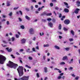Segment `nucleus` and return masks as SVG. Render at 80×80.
I'll list each match as a JSON object with an SVG mask.
<instances>
[{
	"mask_svg": "<svg viewBox=\"0 0 80 80\" xmlns=\"http://www.w3.org/2000/svg\"><path fill=\"white\" fill-rule=\"evenodd\" d=\"M0 52H1V53H2L4 52V51H3V50H0Z\"/></svg>",
	"mask_w": 80,
	"mask_h": 80,
	"instance_id": "62",
	"label": "nucleus"
},
{
	"mask_svg": "<svg viewBox=\"0 0 80 80\" xmlns=\"http://www.w3.org/2000/svg\"><path fill=\"white\" fill-rule=\"evenodd\" d=\"M48 26H49L50 27H53V23L49 21L48 22Z\"/></svg>",
	"mask_w": 80,
	"mask_h": 80,
	"instance_id": "8",
	"label": "nucleus"
},
{
	"mask_svg": "<svg viewBox=\"0 0 80 80\" xmlns=\"http://www.w3.org/2000/svg\"><path fill=\"white\" fill-rule=\"evenodd\" d=\"M55 21H56L55 19H52V21L53 22H55Z\"/></svg>",
	"mask_w": 80,
	"mask_h": 80,
	"instance_id": "50",
	"label": "nucleus"
},
{
	"mask_svg": "<svg viewBox=\"0 0 80 80\" xmlns=\"http://www.w3.org/2000/svg\"><path fill=\"white\" fill-rule=\"evenodd\" d=\"M44 72L45 73H47L48 72V70H47V68L45 67L44 68Z\"/></svg>",
	"mask_w": 80,
	"mask_h": 80,
	"instance_id": "15",
	"label": "nucleus"
},
{
	"mask_svg": "<svg viewBox=\"0 0 80 80\" xmlns=\"http://www.w3.org/2000/svg\"><path fill=\"white\" fill-rule=\"evenodd\" d=\"M62 14L60 13L59 15V18H61V17H62Z\"/></svg>",
	"mask_w": 80,
	"mask_h": 80,
	"instance_id": "45",
	"label": "nucleus"
},
{
	"mask_svg": "<svg viewBox=\"0 0 80 80\" xmlns=\"http://www.w3.org/2000/svg\"><path fill=\"white\" fill-rule=\"evenodd\" d=\"M36 75H37V77L38 78H39V77H40V76L39 75V74L38 73H37Z\"/></svg>",
	"mask_w": 80,
	"mask_h": 80,
	"instance_id": "31",
	"label": "nucleus"
},
{
	"mask_svg": "<svg viewBox=\"0 0 80 80\" xmlns=\"http://www.w3.org/2000/svg\"><path fill=\"white\" fill-rule=\"evenodd\" d=\"M54 47L56 49H58V50H60V47L57 45H55Z\"/></svg>",
	"mask_w": 80,
	"mask_h": 80,
	"instance_id": "17",
	"label": "nucleus"
},
{
	"mask_svg": "<svg viewBox=\"0 0 80 80\" xmlns=\"http://www.w3.org/2000/svg\"><path fill=\"white\" fill-rule=\"evenodd\" d=\"M25 67H27V68H31V67H30V66H28V65H25Z\"/></svg>",
	"mask_w": 80,
	"mask_h": 80,
	"instance_id": "25",
	"label": "nucleus"
},
{
	"mask_svg": "<svg viewBox=\"0 0 80 80\" xmlns=\"http://www.w3.org/2000/svg\"><path fill=\"white\" fill-rule=\"evenodd\" d=\"M55 10H58V8L57 7H55Z\"/></svg>",
	"mask_w": 80,
	"mask_h": 80,
	"instance_id": "44",
	"label": "nucleus"
},
{
	"mask_svg": "<svg viewBox=\"0 0 80 80\" xmlns=\"http://www.w3.org/2000/svg\"><path fill=\"white\" fill-rule=\"evenodd\" d=\"M63 30H64V31H67V30H68V29L65 28H64Z\"/></svg>",
	"mask_w": 80,
	"mask_h": 80,
	"instance_id": "32",
	"label": "nucleus"
},
{
	"mask_svg": "<svg viewBox=\"0 0 80 80\" xmlns=\"http://www.w3.org/2000/svg\"><path fill=\"white\" fill-rule=\"evenodd\" d=\"M6 60V58L0 55V63L3 64L4 62Z\"/></svg>",
	"mask_w": 80,
	"mask_h": 80,
	"instance_id": "3",
	"label": "nucleus"
},
{
	"mask_svg": "<svg viewBox=\"0 0 80 80\" xmlns=\"http://www.w3.org/2000/svg\"><path fill=\"white\" fill-rule=\"evenodd\" d=\"M17 70L19 73V77L23 76V67L22 66H19L17 69Z\"/></svg>",
	"mask_w": 80,
	"mask_h": 80,
	"instance_id": "2",
	"label": "nucleus"
},
{
	"mask_svg": "<svg viewBox=\"0 0 80 80\" xmlns=\"http://www.w3.org/2000/svg\"><path fill=\"white\" fill-rule=\"evenodd\" d=\"M12 42H13V41L15 40V38H14V37H12Z\"/></svg>",
	"mask_w": 80,
	"mask_h": 80,
	"instance_id": "37",
	"label": "nucleus"
},
{
	"mask_svg": "<svg viewBox=\"0 0 80 80\" xmlns=\"http://www.w3.org/2000/svg\"><path fill=\"white\" fill-rule=\"evenodd\" d=\"M45 57H46V56H43V59L45 60L46 58H45Z\"/></svg>",
	"mask_w": 80,
	"mask_h": 80,
	"instance_id": "52",
	"label": "nucleus"
},
{
	"mask_svg": "<svg viewBox=\"0 0 80 80\" xmlns=\"http://www.w3.org/2000/svg\"><path fill=\"white\" fill-rule=\"evenodd\" d=\"M64 5H66V6H68V3H67L64 2Z\"/></svg>",
	"mask_w": 80,
	"mask_h": 80,
	"instance_id": "28",
	"label": "nucleus"
},
{
	"mask_svg": "<svg viewBox=\"0 0 80 80\" xmlns=\"http://www.w3.org/2000/svg\"><path fill=\"white\" fill-rule=\"evenodd\" d=\"M19 61L22 64L23 63V62H22V61L21 60H20Z\"/></svg>",
	"mask_w": 80,
	"mask_h": 80,
	"instance_id": "59",
	"label": "nucleus"
},
{
	"mask_svg": "<svg viewBox=\"0 0 80 80\" xmlns=\"http://www.w3.org/2000/svg\"><path fill=\"white\" fill-rule=\"evenodd\" d=\"M63 75V73H62L59 74L60 76H62Z\"/></svg>",
	"mask_w": 80,
	"mask_h": 80,
	"instance_id": "53",
	"label": "nucleus"
},
{
	"mask_svg": "<svg viewBox=\"0 0 80 80\" xmlns=\"http://www.w3.org/2000/svg\"><path fill=\"white\" fill-rule=\"evenodd\" d=\"M53 13H54V14H55V16H57V13H56V12H55V11H54Z\"/></svg>",
	"mask_w": 80,
	"mask_h": 80,
	"instance_id": "51",
	"label": "nucleus"
},
{
	"mask_svg": "<svg viewBox=\"0 0 80 80\" xmlns=\"http://www.w3.org/2000/svg\"><path fill=\"white\" fill-rule=\"evenodd\" d=\"M62 60H68V57H67V56H65L63 57Z\"/></svg>",
	"mask_w": 80,
	"mask_h": 80,
	"instance_id": "10",
	"label": "nucleus"
},
{
	"mask_svg": "<svg viewBox=\"0 0 80 80\" xmlns=\"http://www.w3.org/2000/svg\"><path fill=\"white\" fill-rule=\"evenodd\" d=\"M79 78V77H76V78H75V79L77 80H78Z\"/></svg>",
	"mask_w": 80,
	"mask_h": 80,
	"instance_id": "49",
	"label": "nucleus"
},
{
	"mask_svg": "<svg viewBox=\"0 0 80 80\" xmlns=\"http://www.w3.org/2000/svg\"><path fill=\"white\" fill-rule=\"evenodd\" d=\"M21 28L22 29H25V27L23 26V25H22L21 26Z\"/></svg>",
	"mask_w": 80,
	"mask_h": 80,
	"instance_id": "27",
	"label": "nucleus"
},
{
	"mask_svg": "<svg viewBox=\"0 0 80 80\" xmlns=\"http://www.w3.org/2000/svg\"><path fill=\"white\" fill-rule=\"evenodd\" d=\"M25 18L26 19H27V20H30V18L28 17V16H25Z\"/></svg>",
	"mask_w": 80,
	"mask_h": 80,
	"instance_id": "21",
	"label": "nucleus"
},
{
	"mask_svg": "<svg viewBox=\"0 0 80 80\" xmlns=\"http://www.w3.org/2000/svg\"><path fill=\"white\" fill-rule=\"evenodd\" d=\"M9 48H6V49L7 50L8 52H12V49L11 48H10L9 49Z\"/></svg>",
	"mask_w": 80,
	"mask_h": 80,
	"instance_id": "11",
	"label": "nucleus"
},
{
	"mask_svg": "<svg viewBox=\"0 0 80 80\" xmlns=\"http://www.w3.org/2000/svg\"><path fill=\"white\" fill-rule=\"evenodd\" d=\"M16 37L17 38H19V36L17 34H16Z\"/></svg>",
	"mask_w": 80,
	"mask_h": 80,
	"instance_id": "43",
	"label": "nucleus"
},
{
	"mask_svg": "<svg viewBox=\"0 0 80 80\" xmlns=\"http://www.w3.org/2000/svg\"><path fill=\"white\" fill-rule=\"evenodd\" d=\"M72 77H75V74H72Z\"/></svg>",
	"mask_w": 80,
	"mask_h": 80,
	"instance_id": "64",
	"label": "nucleus"
},
{
	"mask_svg": "<svg viewBox=\"0 0 80 80\" xmlns=\"http://www.w3.org/2000/svg\"><path fill=\"white\" fill-rule=\"evenodd\" d=\"M60 65H64L65 64V63L64 62H62L60 63Z\"/></svg>",
	"mask_w": 80,
	"mask_h": 80,
	"instance_id": "30",
	"label": "nucleus"
},
{
	"mask_svg": "<svg viewBox=\"0 0 80 80\" xmlns=\"http://www.w3.org/2000/svg\"><path fill=\"white\" fill-rule=\"evenodd\" d=\"M43 15H47L46 12L44 11V12H42V13L41 14V16H43Z\"/></svg>",
	"mask_w": 80,
	"mask_h": 80,
	"instance_id": "12",
	"label": "nucleus"
},
{
	"mask_svg": "<svg viewBox=\"0 0 80 80\" xmlns=\"http://www.w3.org/2000/svg\"><path fill=\"white\" fill-rule=\"evenodd\" d=\"M18 8H19V7H17V8H16V7L14 8V10H17V9H18Z\"/></svg>",
	"mask_w": 80,
	"mask_h": 80,
	"instance_id": "40",
	"label": "nucleus"
},
{
	"mask_svg": "<svg viewBox=\"0 0 80 80\" xmlns=\"http://www.w3.org/2000/svg\"><path fill=\"white\" fill-rule=\"evenodd\" d=\"M35 40H36V37H34L33 38V40L34 41H35Z\"/></svg>",
	"mask_w": 80,
	"mask_h": 80,
	"instance_id": "57",
	"label": "nucleus"
},
{
	"mask_svg": "<svg viewBox=\"0 0 80 80\" xmlns=\"http://www.w3.org/2000/svg\"><path fill=\"white\" fill-rule=\"evenodd\" d=\"M16 54L18 55H20V53H19L18 52H16Z\"/></svg>",
	"mask_w": 80,
	"mask_h": 80,
	"instance_id": "55",
	"label": "nucleus"
},
{
	"mask_svg": "<svg viewBox=\"0 0 80 80\" xmlns=\"http://www.w3.org/2000/svg\"><path fill=\"white\" fill-rule=\"evenodd\" d=\"M29 32H30V34H34V30L32 28H31L29 31Z\"/></svg>",
	"mask_w": 80,
	"mask_h": 80,
	"instance_id": "6",
	"label": "nucleus"
},
{
	"mask_svg": "<svg viewBox=\"0 0 80 80\" xmlns=\"http://www.w3.org/2000/svg\"><path fill=\"white\" fill-rule=\"evenodd\" d=\"M73 59H72L70 62H69V63H72L73 62Z\"/></svg>",
	"mask_w": 80,
	"mask_h": 80,
	"instance_id": "22",
	"label": "nucleus"
},
{
	"mask_svg": "<svg viewBox=\"0 0 80 80\" xmlns=\"http://www.w3.org/2000/svg\"><path fill=\"white\" fill-rule=\"evenodd\" d=\"M19 21H20V22H22V19H21V18H18Z\"/></svg>",
	"mask_w": 80,
	"mask_h": 80,
	"instance_id": "48",
	"label": "nucleus"
},
{
	"mask_svg": "<svg viewBox=\"0 0 80 80\" xmlns=\"http://www.w3.org/2000/svg\"><path fill=\"white\" fill-rule=\"evenodd\" d=\"M10 23L9 22V21H7V24L8 25H9V24Z\"/></svg>",
	"mask_w": 80,
	"mask_h": 80,
	"instance_id": "56",
	"label": "nucleus"
},
{
	"mask_svg": "<svg viewBox=\"0 0 80 80\" xmlns=\"http://www.w3.org/2000/svg\"><path fill=\"white\" fill-rule=\"evenodd\" d=\"M5 21H6V20L5 19H3L2 20V22H5Z\"/></svg>",
	"mask_w": 80,
	"mask_h": 80,
	"instance_id": "58",
	"label": "nucleus"
},
{
	"mask_svg": "<svg viewBox=\"0 0 80 80\" xmlns=\"http://www.w3.org/2000/svg\"><path fill=\"white\" fill-rule=\"evenodd\" d=\"M35 8H38V5H36L35 6Z\"/></svg>",
	"mask_w": 80,
	"mask_h": 80,
	"instance_id": "63",
	"label": "nucleus"
},
{
	"mask_svg": "<svg viewBox=\"0 0 80 80\" xmlns=\"http://www.w3.org/2000/svg\"><path fill=\"white\" fill-rule=\"evenodd\" d=\"M65 49L67 51H68V50H70V48H65Z\"/></svg>",
	"mask_w": 80,
	"mask_h": 80,
	"instance_id": "26",
	"label": "nucleus"
},
{
	"mask_svg": "<svg viewBox=\"0 0 80 80\" xmlns=\"http://www.w3.org/2000/svg\"><path fill=\"white\" fill-rule=\"evenodd\" d=\"M42 22H46V20L45 19H42Z\"/></svg>",
	"mask_w": 80,
	"mask_h": 80,
	"instance_id": "39",
	"label": "nucleus"
},
{
	"mask_svg": "<svg viewBox=\"0 0 80 80\" xmlns=\"http://www.w3.org/2000/svg\"><path fill=\"white\" fill-rule=\"evenodd\" d=\"M77 5V7H80V2L79 1H77L76 2Z\"/></svg>",
	"mask_w": 80,
	"mask_h": 80,
	"instance_id": "13",
	"label": "nucleus"
},
{
	"mask_svg": "<svg viewBox=\"0 0 80 80\" xmlns=\"http://www.w3.org/2000/svg\"><path fill=\"white\" fill-rule=\"evenodd\" d=\"M14 80H21V79H18L17 78H14Z\"/></svg>",
	"mask_w": 80,
	"mask_h": 80,
	"instance_id": "54",
	"label": "nucleus"
},
{
	"mask_svg": "<svg viewBox=\"0 0 80 80\" xmlns=\"http://www.w3.org/2000/svg\"><path fill=\"white\" fill-rule=\"evenodd\" d=\"M47 20L48 21H50L52 20V19L50 18H49L47 19Z\"/></svg>",
	"mask_w": 80,
	"mask_h": 80,
	"instance_id": "33",
	"label": "nucleus"
},
{
	"mask_svg": "<svg viewBox=\"0 0 80 80\" xmlns=\"http://www.w3.org/2000/svg\"><path fill=\"white\" fill-rule=\"evenodd\" d=\"M19 12L20 13L21 15H23V13H22V12L21 11H19Z\"/></svg>",
	"mask_w": 80,
	"mask_h": 80,
	"instance_id": "34",
	"label": "nucleus"
},
{
	"mask_svg": "<svg viewBox=\"0 0 80 80\" xmlns=\"http://www.w3.org/2000/svg\"><path fill=\"white\" fill-rule=\"evenodd\" d=\"M28 58L29 60H32V59H33V58H32V57H29Z\"/></svg>",
	"mask_w": 80,
	"mask_h": 80,
	"instance_id": "42",
	"label": "nucleus"
},
{
	"mask_svg": "<svg viewBox=\"0 0 80 80\" xmlns=\"http://www.w3.org/2000/svg\"><path fill=\"white\" fill-rule=\"evenodd\" d=\"M79 10H80V9L77 8L75 10L74 13H75L76 14H78V12H79Z\"/></svg>",
	"mask_w": 80,
	"mask_h": 80,
	"instance_id": "9",
	"label": "nucleus"
},
{
	"mask_svg": "<svg viewBox=\"0 0 80 80\" xmlns=\"http://www.w3.org/2000/svg\"><path fill=\"white\" fill-rule=\"evenodd\" d=\"M40 36H42V35H44V33H43V32L42 33H42H40Z\"/></svg>",
	"mask_w": 80,
	"mask_h": 80,
	"instance_id": "47",
	"label": "nucleus"
},
{
	"mask_svg": "<svg viewBox=\"0 0 80 80\" xmlns=\"http://www.w3.org/2000/svg\"><path fill=\"white\" fill-rule=\"evenodd\" d=\"M49 47V44H44V47Z\"/></svg>",
	"mask_w": 80,
	"mask_h": 80,
	"instance_id": "23",
	"label": "nucleus"
},
{
	"mask_svg": "<svg viewBox=\"0 0 80 80\" xmlns=\"http://www.w3.org/2000/svg\"><path fill=\"white\" fill-rule=\"evenodd\" d=\"M7 7H9V6H10V2L8 1L7 2Z\"/></svg>",
	"mask_w": 80,
	"mask_h": 80,
	"instance_id": "16",
	"label": "nucleus"
},
{
	"mask_svg": "<svg viewBox=\"0 0 80 80\" xmlns=\"http://www.w3.org/2000/svg\"><path fill=\"white\" fill-rule=\"evenodd\" d=\"M50 5L51 7H52L53 6V4L52 3H50Z\"/></svg>",
	"mask_w": 80,
	"mask_h": 80,
	"instance_id": "29",
	"label": "nucleus"
},
{
	"mask_svg": "<svg viewBox=\"0 0 80 80\" xmlns=\"http://www.w3.org/2000/svg\"><path fill=\"white\" fill-rule=\"evenodd\" d=\"M70 22V21L68 19H66L64 21V23L66 25H68Z\"/></svg>",
	"mask_w": 80,
	"mask_h": 80,
	"instance_id": "5",
	"label": "nucleus"
},
{
	"mask_svg": "<svg viewBox=\"0 0 80 80\" xmlns=\"http://www.w3.org/2000/svg\"><path fill=\"white\" fill-rule=\"evenodd\" d=\"M58 33H59L60 34V35H61L62 34V32H58Z\"/></svg>",
	"mask_w": 80,
	"mask_h": 80,
	"instance_id": "61",
	"label": "nucleus"
},
{
	"mask_svg": "<svg viewBox=\"0 0 80 80\" xmlns=\"http://www.w3.org/2000/svg\"><path fill=\"white\" fill-rule=\"evenodd\" d=\"M24 51V50H23V49H22L20 50V52H23Z\"/></svg>",
	"mask_w": 80,
	"mask_h": 80,
	"instance_id": "41",
	"label": "nucleus"
},
{
	"mask_svg": "<svg viewBox=\"0 0 80 80\" xmlns=\"http://www.w3.org/2000/svg\"><path fill=\"white\" fill-rule=\"evenodd\" d=\"M61 29H62V25L60 24H59V30H61Z\"/></svg>",
	"mask_w": 80,
	"mask_h": 80,
	"instance_id": "24",
	"label": "nucleus"
},
{
	"mask_svg": "<svg viewBox=\"0 0 80 80\" xmlns=\"http://www.w3.org/2000/svg\"><path fill=\"white\" fill-rule=\"evenodd\" d=\"M52 2H56L57 0H52Z\"/></svg>",
	"mask_w": 80,
	"mask_h": 80,
	"instance_id": "46",
	"label": "nucleus"
},
{
	"mask_svg": "<svg viewBox=\"0 0 80 80\" xmlns=\"http://www.w3.org/2000/svg\"><path fill=\"white\" fill-rule=\"evenodd\" d=\"M62 78V76H59L58 77V79H61Z\"/></svg>",
	"mask_w": 80,
	"mask_h": 80,
	"instance_id": "38",
	"label": "nucleus"
},
{
	"mask_svg": "<svg viewBox=\"0 0 80 80\" xmlns=\"http://www.w3.org/2000/svg\"><path fill=\"white\" fill-rule=\"evenodd\" d=\"M70 32H71V33L72 34V35H73V36L75 34V32H74V31H73V30H71Z\"/></svg>",
	"mask_w": 80,
	"mask_h": 80,
	"instance_id": "18",
	"label": "nucleus"
},
{
	"mask_svg": "<svg viewBox=\"0 0 80 80\" xmlns=\"http://www.w3.org/2000/svg\"><path fill=\"white\" fill-rule=\"evenodd\" d=\"M9 64H7V66L9 67L10 68H13L14 69L17 68L18 65L17 64L14 63L10 61H9Z\"/></svg>",
	"mask_w": 80,
	"mask_h": 80,
	"instance_id": "1",
	"label": "nucleus"
},
{
	"mask_svg": "<svg viewBox=\"0 0 80 80\" xmlns=\"http://www.w3.org/2000/svg\"><path fill=\"white\" fill-rule=\"evenodd\" d=\"M29 77L30 76H24L22 77L21 78H20V79L21 80H28V79H29Z\"/></svg>",
	"mask_w": 80,
	"mask_h": 80,
	"instance_id": "4",
	"label": "nucleus"
},
{
	"mask_svg": "<svg viewBox=\"0 0 80 80\" xmlns=\"http://www.w3.org/2000/svg\"><path fill=\"white\" fill-rule=\"evenodd\" d=\"M12 15H13V14L12 13V12H11L9 14V15L10 17H11Z\"/></svg>",
	"mask_w": 80,
	"mask_h": 80,
	"instance_id": "35",
	"label": "nucleus"
},
{
	"mask_svg": "<svg viewBox=\"0 0 80 80\" xmlns=\"http://www.w3.org/2000/svg\"><path fill=\"white\" fill-rule=\"evenodd\" d=\"M64 10L66 13H68L69 12V10L67 8H65Z\"/></svg>",
	"mask_w": 80,
	"mask_h": 80,
	"instance_id": "14",
	"label": "nucleus"
},
{
	"mask_svg": "<svg viewBox=\"0 0 80 80\" xmlns=\"http://www.w3.org/2000/svg\"><path fill=\"white\" fill-rule=\"evenodd\" d=\"M65 18V16H62V18L61 19V20L63 21V19Z\"/></svg>",
	"mask_w": 80,
	"mask_h": 80,
	"instance_id": "20",
	"label": "nucleus"
},
{
	"mask_svg": "<svg viewBox=\"0 0 80 80\" xmlns=\"http://www.w3.org/2000/svg\"><path fill=\"white\" fill-rule=\"evenodd\" d=\"M51 15H52V13L46 14L47 16H51Z\"/></svg>",
	"mask_w": 80,
	"mask_h": 80,
	"instance_id": "19",
	"label": "nucleus"
},
{
	"mask_svg": "<svg viewBox=\"0 0 80 80\" xmlns=\"http://www.w3.org/2000/svg\"><path fill=\"white\" fill-rule=\"evenodd\" d=\"M69 41H70V42H72V41H73V39H69Z\"/></svg>",
	"mask_w": 80,
	"mask_h": 80,
	"instance_id": "60",
	"label": "nucleus"
},
{
	"mask_svg": "<svg viewBox=\"0 0 80 80\" xmlns=\"http://www.w3.org/2000/svg\"><path fill=\"white\" fill-rule=\"evenodd\" d=\"M21 43L22 44L25 43V42H26V40L25 38H23L22 39H21Z\"/></svg>",
	"mask_w": 80,
	"mask_h": 80,
	"instance_id": "7",
	"label": "nucleus"
},
{
	"mask_svg": "<svg viewBox=\"0 0 80 80\" xmlns=\"http://www.w3.org/2000/svg\"><path fill=\"white\" fill-rule=\"evenodd\" d=\"M32 1L34 3H37V1L35 0H32Z\"/></svg>",
	"mask_w": 80,
	"mask_h": 80,
	"instance_id": "36",
	"label": "nucleus"
}]
</instances>
